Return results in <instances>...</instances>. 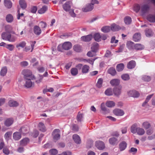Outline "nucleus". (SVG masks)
<instances>
[{
  "label": "nucleus",
  "mask_w": 155,
  "mask_h": 155,
  "mask_svg": "<svg viewBox=\"0 0 155 155\" xmlns=\"http://www.w3.org/2000/svg\"><path fill=\"white\" fill-rule=\"evenodd\" d=\"M10 33L4 32L2 34V38L5 40L10 42H14L16 40V38L12 35Z\"/></svg>",
  "instance_id": "f257e3e1"
},
{
  "label": "nucleus",
  "mask_w": 155,
  "mask_h": 155,
  "mask_svg": "<svg viewBox=\"0 0 155 155\" xmlns=\"http://www.w3.org/2000/svg\"><path fill=\"white\" fill-rule=\"evenodd\" d=\"M22 74L24 76L25 79H33L34 77L32 74L31 71L28 69H24L22 72Z\"/></svg>",
  "instance_id": "f03ea898"
},
{
  "label": "nucleus",
  "mask_w": 155,
  "mask_h": 155,
  "mask_svg": "<svg viewBox=\"0 0 155 155\" xmlns=\"http://www.w3.org/2000/svg\"><path fill=\"white\" fill-rule=\"evenodd\" d=\"M60 130L59 129H55L52 133L53 138L55 141L60 138Z\"/></svg>",
  "instance_id": "7ed1b4c3"
},
{
  "label": "nucleus",
  "mask_w": 155,
  "mask_h": 155,
  "mask_svg": "<svg viewBox=\"0 0 155 155\" xmlns=\"http://www.w3.org/2000/svg\"><path fill=\"white\" fill-rule=\"evenodd\" d=\"M72 5V2L71 1H68L63 5V7L65 11H68L70 9Z\"/></svg>",
  "instance_id": "20e7f679"
},
{
  "label": "nucleus",
  "mask_w": 155,
  "mask_h": 155,
  "mask_svg": "<svg viewBox=\"0 0 155 155\" xmlns=\"http://www.w3.org/2000/svg\"><path fill=\"white\" fill-rule=\"evenodd\" d=\"M128 94L130 97L136 98L138 97L140 95L139 93L135 90H131L129 91L128 92Z\"/></svg>",
  "instance_id": "39448f33"
},
{
  "label": "nucleus",
  "mask_w": 155,
  "mask_h": 155,
  "mask_svg": "<svg viewBox=\"0 0 155 155\" xmlns=\"http://www.w3.org/2000/svg\"><path fill=\"white\" fill-rule=\"evenodd\" d=\"M94 8V6L90 3L86 5L82 8V10L84 12H87L91 11Z\"/></svg>",
  "instance_id": "423d86ee"
},
{
  "label": "nucleus",
  "mask_w": 155,
  "mask_h": 155,
  "mask_svg": "<svg viewBox=\"0 0 155 155\" xmlns=\"http://www.w3.org/2000/svg\"><path fill=\"white\" fill-rule=\"evenodd\" d=\"M122 87L119 86L114 87L113 88V92L114 95L116 96H118L121 92Z\"/></svg>",
  "instance_id": "0eeeda50"
},
{
  "label": "nucleus",
  "mask_w": 155,
  "mask_h": 155,
  "mask_svg": "<svg viewBox=\"0 0 155 155\" xmlns=\"http://www.w3.org/2000/svg\"><path fill=\"white\" fill-rule=\"evenodd\" d=\"M113 112L114 114L118 116H122L124 114V112L123 110L118 108L114 109Z\"/></svg>",
  "instance_id": "6e6552de"
},
{
  "label": "nucleus",
  "mask_w": 155,
  "mask_h": 155,
  "mask_svg": "<svg viewBox=\"0 0 155 155\" xmlns=\"http://www.w3.org/2000/svg\"><path fill=\"white\" fill-rule=\"evenodd\" d=\"M72 44L70 42H65L62 45L63 49L67 50L71 49L72 47Z\"/></svg>",
  "instance_id": "1a4fd4ad"
},
{
  "label": "nucleus",
  "mask_w": 155,
  "mask_h": 155,
  "mask_svg": "<svg viewBox=\"0 0 155 155\" xmlns=\"http://www.w3.org/2000/svg\"><path fill=\"white\" fill-rule=\"evenodd\" d=\"M95 146L98 149L100 150L103 149L105 147L104 142L100 141H96Z\"/></svg>",
  "instance_id": "9d476101"
},
{
  "label": "nucleus",
  "mask_w": 155,
  "mask_h": 155,
  "mask_svg": "<svg viewBox=\"0 0 155 155\" xmlns=\"http://www.w3.org/2000/svg\"><path fill=\"white\" fill-rule=\"evenodd\" d=\"M93 38L91 35H89L86 36H83L81 38V40L84 41L88 42L90 41Z\"/></svg>",
  "instance_id": "9b49d317"
},
{
  "label": "nucleus",
  "mask_w": 155,
  "mask_h": 155,
  "mask_svg": "<svg viewBox=\"0 0 155 155\" xmlns=\"http://www.w3.org/2000/svg\"><path fill=\"white\" fill-rule=\"evenodd\" d=\"M33 31L34 33L38 35H39L41 32L40 28L37 25H35L34 27Z\"/></svg>",
  "instance_id": "f8f14e48"
},
{
  "label": "nucleus",
  "mask_w": 155,
  "mask_h": 155,
  "mask_svg": "<svg viewBox=\"0 0 155 155\" xmlns=\"http://www.w3.org/2000/svg\"><path fill=\"white\" fill-rule=\"evenodd\" d=\"M149 6L147 4H143L141 6V10L142 13H145L149 9Z\"/></svg>",
  "instance_id": "ddd939ff"
},
{
  "label": "nucleus",
  "mask_w": 155,
  "mask_h": 155,
  "mask_svg": "<svg viewBox=\"0 0 155 155\" xmlns=\"http://www.w3.org/2000/svg\"><path fill=\"white\" fill-rule=\"evenodd\" d=\"M99 45L97 42H94L91 45V49L92 51L96 52L99 49Z\"/></svg>",
  "instance_id": "4468645a"
},
{
  "label": "nucleus",
  "mask_w": 155,
  "mask_h": 155,
  "mask_svg": "<svg viewBox=\"0 0 155 155\" xmlns=\"http://www.w3.org/2000/svg\"><path fill=\"white\" fill-rule=\"evenodd\" d=\"M73 139L75 142L77 144H80L81 141L79 136L77 134H75L73 136Z\"/></svg>",
  "instance_id": "2eb2a0df"
},
{
  "label": "nucleus",
  "mask_w": 155,
  "mask_h": 155,
  "mask_svg": "<svg viewBox=\"0 0 155 155\" xmlns=\"http://www.w3.org/2000/svg\"><path fill=\"white\" fill-rule=\"evenodd\" d=\"M12 3L10 0H4V5L8 9L11 8L12 6Z\"/></svg>",
  "instance_id": "dca6fc26"
},
{
  "label": "nucleus",
  "mask_w": 155,
  "mask_h": 155,
  "mask_svg": "<svg viewBox=\"0 0 155 155\" xmlns=\"http://www.w3.org/2000/svg\"><path fill=\"white\" fill-rule=\"evenodd\" d=\"M84 117V114L79 112L77 116L76 119L78 123H81Z\"/></svg>",
  "instance_id": "f3484780"
},
{
  "label": "nucleus",
  "mask_w": 155,
  "mask_h": 155,
  "mask_svg": "<svg viewBox=\"0 0 155 155\" xmlns=\"http://www.w3.org/2000/svg\"><path fill=\"white\" fill-rule=\"evenodd\" d=\"M136 62L134 61H130L127 64V68L129 69H132L134 68L136 66Z\"/></svg>",
  "instance_id": "a211bd4d"
},
{
  "label": "nucleus",
  "mask_w": 155,
  "mask_h": 155,
  "mask_svg": "<svg viewBox=\"0 0 155 155\" xmlns=\"http://www.w3.org/2000/svg\"><path fill=\"white\" fill-rule=\"evenodd\" d=\"M26 80L24 86L27 88H30L34 84V83H32L31 81V79H25Z\"/></svg>",
  "instance_id": "6ab92c4d"
},
{
  "label": "nucleus",
  "mask_w": 155,
  "mask_h": 155,
  "mask_svg": "<svg viewBox=\"0 0 155 155\" xmlns=\"http://www.w3.org/2000/svg\"><path fill=\"white\" fill-rule=\"evenodd\" d=\"M127 144L125 141H123L119 144V148L120 151L124 150L127 147Z\"/></svg>",
  "instance_id": "aec40b11"
},
{
  "label": "nucleus",
  "mask_w": 155,
  "mask_h": 155,
  "mask_svg": "<svg viewBox=\"0 0 155 155\" xmlns=\"http://www.w3.org/2000/svg\"><path fill=\"white\" fill-rule=\"evenodd\" d=\"M5 32L10 33L13 34H15V32L12 31L13 28L12 26L8 25L5 27Z\"/></svg>",
  "instance_id": "412c9836"
},
{
  "label": "nucleus",
  "mask_w": 155,
  "mask_h": 155,
  "mask_svg": "<svg viewBox=\"0 0 155 155\" xmlns=\"http://www.w3.org/2000/svg\"><path fill=\"white\" fill-rule=\"evenodd\" d=\"M141 38V34L140 33H135L133 36V39L135 41H139Z\"/></svg>",
  "instance_id": "4be33fe9"
},
{
  "label": "nucleus",
  "mask_w": 155,
  "mask_h": 155,
  "mask_svg": "<svg viewBox=\"0 0 155 155\" xmlns=\"http://www.w3.org/2000/svg\"><path fill=\"white\" fill-rule=\"evenodd\" d=\"M109 141L110 144L112 145L117 144L118 143L117 139L114 137L110 138L109 140Z\"/></svg>",
  "instance_id": "5701e85b"
},
{
  "label": "nucleus",
  "mask_w": 155,
  "mask_h": 155,
  "mask_svg": "<svg viewBox=\"0 0 155 155\" xmlns=\"http://www.w3.org/2000/svg\"><path fill=\"white\" fill-rule=\"evenodd\" d=\"M111 30L114 31H118L121 29V28L118 25L113 24L111 25Z\"/></svg>",
  "instance_id": "b1692460"
},
{
  "label": "nucleus",
  "mask_w": 155,
  "mask_h": 155,
  "mask_svg": "<svg viewBox=\"0 0 155 155\" xmlns=\"http://www.w3.org/2000/svg\"><path fill=\"white\" fill-rule=\"evenodd\" d=\"M5 19L8 23H12L13 21L14 18L12 14H8L6 15Z\"/></svg>",
  "instance_id": "393cba45"
},
{
  "label": "nucleus",
  "mask_w": 155,
  "mask_h": 155,
  "mask_svg": "<svg viewBox=\"0 0 155 155\" xmlns=\"http://www.w3.org/2000/svg\"><path fill=\"white\" fill-rule=\"evenodd\" d=\"M13 120L12 118H9L7 119L5 121V124L7 127L11 126L13 123Z\"/></svg>",
  "instance_id": "a878e982"
},
{
  "label": "nucleus",
  "mask_w": 155,
  "mask_h": 155,
  "mask_svg": "<svg viewBox=\"0 0 155 155\" xmlns=\"http://www.w3.org/2000/svg\"><path fill=\"white\" fill-rule=\"evenodd\" d=\"M8 104L11 107H16L19 105V104L16 101L11 100L9 101Z\"/></svg>",
  "instance_id": "bb28decb"
},
{
  "label": "nucleus",
  "mask_w": 155,
  "mask_h": 155,
  "mask_svg": "<svg viewBox=\"0 0 155 155\" xmlns=\"http://www.w3.org/2000/svg\"><path fill=\"white\" fill-rule=\"evenodd\" d=\"M120 83V80L117 79H114L111 80L110 83L113 86H116L118 85Z\"/></svg>",
  "instance_id": "cd10ccee"
},
{
  "label": "nucleus",
  "mask_w": 155,
  "mask_h": 155,
  "mask_svg": "<svg viewBox=\"0 0 155 155\" xmlns=\"http://www.w3.org/2000/svg\"><path fill=\"white\" fill-rule=\"evenodd\" d=\"M89 68V67L87 65L83 66L81 70L82 73L83 74H86L88 73Z\"/></svg>",
  "instance_id": "c85d7f7f"
},
{
  "label": "nucleus",
  "mask_w": 155,
  "mask_h": 155,
  "mask_svg": "<svg viewBox=\"0 0 155 155\" xmlns=\"http://www.w3.org/2000/svg\"><path fill=\"white\" fill-rule=\"evenodd\" d=\"M13 137L15 140H18L21 137V134L19 132H15L13 134Z\"/></svg>",
  "instance_id": "c756f323"
},
{
  "label": "nucleus",
  "mask_w": 155,
  "mask_h": 155,
  "mask_svg": "<svg viewBox=\"0 0 155 155\" xmlns=\"http://www.w3.org/2000/svg\"><path fill=\"white\" fill-rule=\"evenodd\" d=\"M144 48V46L141 44H136L134 46V49L137 50H143Z\"/></svg>",
  "instance_id": "7c9ffc66"
},
{
  "label": "nucleus",
  "mask_w": 155,
  "mask_h": 155,
  "mask_svg": "<svg viewBox=\"0 0 155 155\" xmlns=\"http://www.w3.org/2000/svg\"><path fill=\"white\" fill-rule=\"evenodd\" d=\"M136 133L138 135H143L145 134V131L144 129L142 128L137 127Z\"/></svg>",
  "instance_id": "2f4dec72"
},
{
  "label": "nucleus",
  "mask_w": 155,
  "mask_h": 155,
  "mask_svg": "<svg viewBox=\"0 0 155 155\" xmlns=\"http://www.w3.org/2000/svg\"><path fill=\"white\" fill-rule=\"evenodd\" d=\"M74 50L76 52H80L82 51L81 47L78 45H74L73 47Z\"/></svg>",
  "instance_id": "473e14b6"
},
{
  "label": "nucleus",
  "mask_w": 155,
  "mask_h": 155,
  "mask_svg": "<svg viewBox=\"0 0 155 155\" xmlns=\"http://www.w3.org/2000/svg\"><path fill=\"white\" fill-rule=\"evenodd\" d=\"M134 45H135L133 42L130 41H128L127 43V47L128 49L130 50L134 49Z\"/></svg>",
  "instance_id": "72a5a7b5"
},
{
  "label": "nucleus",
  "mask_w": 155,
  "mask_h": 155,
  "mask_svg": "<svg viewBox=\"0 0 155 155\" xmlns=\"http://www.w3.org/2000/svg\"><path fill=\"white\" fill-rule=\"evenodd\" d=\"M19 4L21 8L23 9H25L27 7L26 4L24 0H20Z\"/></svg>",
  "instance_id": "f704fd0d"
},
{
  "label": "nucleus",
  "mask_w": 155,
  "mask_h": 155,
  "mask_svg": "<svg viewBox=\"0 0 155 155\" xmlns=\"http://www.w3.org/2000/svg\"><path fill=\"white\" fill-rule=\"evenodd\" d=\"M124 68V65L123 63L117 64L116 67V70L119 72L122 71Z\"/></svg>",
  "instance_id": "c9c22d12"
},
{
  "label": "nucleus",
  "mask_w": 155,
  "mask_h": 155,
  "mask_svg": "<svg viewBox=\"0 0 155 155\" xmlns=\"http://www.w3.org/2000/svg\"><path fill=\"white\" fill-rule=\"evenodd\" d=\"M153 94H151L150 95L148 96L147 98H146V99L145 100V101L142 104V106L143 107H144L147 103L150 100V99L151 98L153 97Z\"/></svg>",
  "instance_id": "e433bc0d"
},
{
  "label": "nucleus",
  "mask_w": 155,
  "mask_h": 155,
  "mask_svg": "<svg viewBox=\"0 0 155 155\" xmlns=\"http://www.w3.org/2000/svg\"><path fill=\"white\" fill-rule=\"evenodd\" d=\"M48 8L45 5L43 6L42 8L38 11V12L40 14H42L45 13L47 10Z\"/></svg>",
  "instance_id": "4c0bfd02"
},
{
  "label": "nucleus",
  "mask_w": 155,
  "mask_h": 155,
  "mask_svg": "<svg viewBox=\"0 0 155 155\" xmlns=\"http://www.w3.org/2000/svg\"><path fill=\"white\" fill-rule=\"evenodd\" d=\"M38 126L39 130H40L42 132H45L46 131V129L44 126V124L42 122H40Z\"/></svg>",
  "instance_id": "58836bf2"
},
{
  "label": "nucleus",
  "mask_w": 155,
  "mask_h": 155,
  "mask_svg": "<svg viewBox=\"0 0 155 155\" xmlns=\"http://www.w3.org/2000/svg\"><path fill=\"white\" fill-rule=\"evenodd\" d=\"M29 142V139L27 138H25L20 141V144L22 146L26 145Z\"/></svg>",
  "instance_id": "ea45409f"
},
{
  "label": "nucleus",
  "mask_w": 155,
  "mask_h": 155,
  "mask_svg": "<svg viewBox=\"0 0 155 155\" xmlns=\"http://www.w3.org/2000/svg\"><path fill=\"white\" fill-rule=\"evenodd\" d=\"M110 29V27L108 26H105L102 27L101 28V31L104 33H107L109 32Z\"/></svg>",
  "instance_id": "a19ab883"
},
{
  "label": "nucleus",
  "mask_w": 155,
  "mask_h": 155,
  "mask_svg": "<svg viewBox=\"0 0 155 155\" xmlns=\"http://www.w3.org/2000/svg\"><path fill=\"white\" fill-rule=\"evenodd\" d=\"M106 104V105L109 107H114L115 105V103L112 101H107Z\"/></svg>",
  "instance_id": "79ce46f5"
},
{
  "label": "nucleus",
  "mask_w": 155,
  "mask_h": 155,
  "mask_svg": "<svg viewBox=\"0 0 155 155\" xmlns=\"http://www.w3.org/2000/svg\"><path fill=\"white\" fill-rule=\"evenodd\" d=\"M147 20L151 22H155V15H149L147 17Z\"/></svg>",
  "instance_id": "37998d69"
},
{
  "label": "nucleus",
  "mask_w": 155,
  "mask_h": 155,
  "mask_svg": "<svg viewBox=\"0 0 155 155\" xmlns=\"http://www.w3.org/2000/svg\"><path fill=\"white\" fill-rule=\"evenodd\" d=\"M101 36L99 33H97L94 35V38L95 41H101Z\"/></svg>",
  "instance_id": "c03bdc74"
},
{
  "label": "nucleus",
  "mask_w": 155,
  "mask_h": 155,
  "mask_svg": "<svg viewBox=\"0 0 155 155\" xmlns=\"http://www.w3.org/2000/svg\"><path fill=\"white\" fill-rule=\"evenodd\" d=\"M150 126V124L147 121H145L142 124V127L146 129L149 128Z\"/></svg>",
  "instance_id": "a18cd8bd"
},
{
  "label": "nucleus",
  "mask_w": 155,
  "mask_h": 155,
  "mask_svg": "<svg viewBox=\"0 0 155 155\" xmlns=\"http://www.w3.org/2000/svg\"><path fill=\"white\" fill-rule=\"evenodd\" d=\"M109 73L112 75L114 76L116 73V72L115 69L113 67L110 68L108 70Z\"/></svg>",
  "instance_id": "49530a36"
},
{
  "label": "nucleus",
  "mask_w": 155,
  "mask_h": 155,
  "mask_svg": "<svg viewBox=\"0 0 155 155\" xmlns=\"http://www.w3.org/2000/svg\"><path fill=\"white\" fill-rule=\"evenodd\" d=\"M121 78L124 81H128L130 79L129 75L128 74H124L121 76Z\"/></svg>",
  "instance_id": "de8ad7c7"
},
{
  "label": "nucleus",
  "mask_w": 155,
  "mask_h": 155,
  "mask_svg": "<svg viewBox=\"0 0 155 155\" xmlns=\"http://www.w3.org/2000/svg\"><path fill=\"white\" fill-rule=\"evenodd\" d=\"M7 72V68L5 67H3L0 71V75L2 76H5Z\"/></svg>",
  "instance_id": "09e8293b"
},
{
  "label": "nucleus",
  "mask_w": 155,
  "mask_h": 155,
  "mask_svg": "<svg viewBox=\"0 0 155 155\" xmlns=\"http://www.w3.org/2000/svg\"><path fill=\"white\" fill-rule=\"evenodd\" d=\"M105 94L107 96H111L113 95V92L112 89L109 88L107 89L105 91Z\"/></svg>",
  "instance_id": "8fccbe9b"
},
{
  "label": "nucleus",
  "mask_w": 155,
  "mask_h": 155,
  "mask_svg": "<svg viewBox=\"0 0 155 155\" xmlns=\"http://www.w3.org/2000/svg\"><path fill=\"white\" fill-rule=\"evenodd\" d=\"M124 21L126 24H130L131 22V18L128 16L125 17L124 18Z\"/></svg>",
  "instance_id": "3c124183"
},
{
  "label": "nucleus",
  "mask_w": 155,
  "mask_h": 155,
  "mask_svg": "<svg viewBox=\"0 0 155 155\" xmlns=\"http://www.w3.org/2000/svg\"><path fill=\"white\" fill-rule=\"evenodd\" d=\"M145 34L147 36L150 37L153 35V33L151 29H146L145 30Z\"/></svg>",
  "instance_id": "603ef678"
},
{
  "label": "nucleus",
  "mask_w": 155,
  "mask_h": 155,
  "mask_svg": "<svg viewBox=\"0 0 155 155\" xmlns=\"http://www.w3.org/2000/svg\"><path fill=\"white\" fill-rule=\"evenodd\" d=\"M142 80L148 82L151 80V78L149 76L144 75L142 76Z\"/></svg>",
  "instance_id": "864d4df0"
},
{
  "label": "nucleus",
  "mask_w": 155,
  "mask_h": 155,
  "mask_svg": "<svg viewBox=\"0 0 155 155\" xmlns=\"http://www.w3.org/2000/svg\"><path fill=\"white\" fill-rule=\"evenodd\" d=\"M71 73L73 76H75L78 74V71L77 69L76 68H73L71 70Z\"/></svg>",
  "instance_id": "5fc2aeb1"
},
{
  "label": "nucleus",
  "mask_w": 155,
  "mask_h": 155,
  "mask_svg": "<svg viewBox=\"0 0 155 155\" xmlns=\"http://www.w3.org/2000/svg\"><path fill=\"white\" fill-rule=\"evenodd\" d=\"M137 127H136V125L134 124L132 125L130 128V131L131 132L135 134L137 131Z\"/></svg>",
  "instance_id": "6e6d98bb"
},
{
  "label": "nucleus",
  "mask_w": 155,
  "mask_h": 155,
  "mask_svg": "<svg viewBox=\"0 0 155 155\" xmlns=\"http://www.w3.org/2000/svg\"><path fill=\"white\" fill-rule=\"evenodd\" d=\"M101 110L106 113H109V110L107 109L106 108L105 106V104L104 103H102L101 104Z\"/></svg>",
  "instance_id": "4d7b16f0"
},
{
  "label": "nucleus",
  "mask_w": 155,
  "mask_h": 155,
  "mask_svg": "<svg viewBox=\"0 0 155 155\" xmlns=\"http://www.w3.org/2000/svg\"><path fill=\"white\" fill-rule=\"evenodd\" d=\"M103 80L101 78L98 79L97 83L96 84L97 86L100 88L102 86V84L103 83Z\"/></svg>",
  "instance_id": "13d9d810"
},
{
  "label": "nucleus",
  "mask_w": 155,
  "mask_h": 155,
  "mask_svg": "<svg viewBox=\"0 0 155 155\" xmlns=\"http://www.w3.org/2000/svg\"><path fill=\"white\" fill-rule=\"evenodd\" d=\"M26 43L24 41H23L19 44L17 45L16 47L17 48H19V47H21L22 48H24L26 45Z\"/></svg>",
  "instance_id": "bf43d9fd"
},
{
  "label": "nucleus",
  "mask_w": 155,
  "mask_h": 155,
  "mask_svg": "<svg viewBox=\"0 0 155 155\" xmlns=\"http://www.w3.org/2000/svg\"><path fill=\"white\" fill-rule=\"evenodd\" d=\"M95 59H83L82 60L84 61H86L91 64L93 65L94 64V61H95Z\"/></svg>",
  "instance_id": "052dcab7"
},
{
  "label": "nucleus",
  "mask_w": 155,
  "mask_h": 155,
  "mask_svg": "<svg viewBox=\"0 0 155 155\" xmlns=\"http://www.w3.org/2000/svg\"><path fill=\"white\" fill-rule=\"evenodd\" d=\"M43 77L42 76L39 75L36 78V82L37 84H39L41 82Z\"/></svg>",
  "instance_id": "680f3d73"
},
{
  "label": "nucleus",
  "mask_w": 155,
  "mask_h": 155,
  "mask_svg": "<svg viewBox=\"0 0 155 155\" xmlns=\"http://www.w3.org/2000/svg\"><path fill=\"white\" fill-rule=\"evenodd\" d=\"M49 153L51 155H55L58 153V151L56 149H52L49 150Z\"/></svg>",
  "instance_id": "e2e57ef3"
},
{
  "label": "nucleus",
  "mask_w": 155,
  "mask_h": 155,
  "mask_svg": "<svg viewBox=\"0 0 155 155\" xmlns=\"http://www.w3.org/2000/svg\"><path fill=\"white\" fill-rule=\"evenodd\" d=\"M6 48L10 51H12L14 49V46L13 45H6Z\"/></svg>",
  "instance_id": "0e129e2a"
},
{
  "label": "nucleus",
  "mask_w": 155,
  "mask_h": 155,
  "mask_svg": "<svg viewBox=\"0 0 155 155\" xmlns=\"http://www.w3.org/2000/svg\"><path fill=\"white\" fill-rule=\"evenodd\" d=\"M20 9V8H18V15H17V18L18 19H19L21 17H22L24 16V14L23 13H20V12L19 11Z\"/></svg>",
  "instance_id": "69168bd1"
},
{
  "label": "nucleus",
  "mask_w": 155,
  "mask_h": 155,
  "mask_svg": "<svg viewBox=\"0 0 155 155\" xmlns=\"http://www.w3.org/2000/svg\"><path fill=\"white\" fill-rule=\"evenodd\" d=\"M141 9V7L138 4L136 5L134 8V10L136 12H137L140 10V9Z\"/></svg>",
  "instance_id": "338daca9"
},
{
  "label": "nucleus",
  "mask_w": 155,
  "mask_h": 155,
  "mask_svg": "<svg viewBox=\"0 0 155 155\" xmlns=\"http://www.w3.org/2000/svg\"><path fill=\"white\" fill-rule=\"evenodd\" d=\"M40 23L41 24V26L42 28H46L47 25L45 22L42 21L40 22Z\"/></svg>",
  "instance_id": "774afa93"
}]
</instances>
